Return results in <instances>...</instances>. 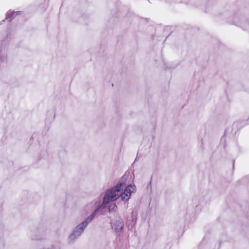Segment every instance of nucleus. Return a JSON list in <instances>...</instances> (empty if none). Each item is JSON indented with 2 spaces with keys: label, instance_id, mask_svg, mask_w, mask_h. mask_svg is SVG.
Returning <instances> with one entry per match:
<instances>
[{
  "label": "nucleus",
  "instance_id": "nucleus-1",
  "mask_svg": "<svg viewBox=\"0 0 249 249\" xmlns=\"http://www.w3.org/2000/svg\"><path fill=\"white\" fill-rule=\"evenodd\" d=\"M125 183L123 181H119L115 187L108 190L103 198V201L101 204L103 207L110 201H116L120 196L121 199L126 202L129 200L132 193L135 191V186L129 185L126 187L123 192Z\"/></svg>",
  "mask_w": 249,
  "mask_h": 249
},
{
  "label": "nucleus",
  "instance_id": "nucleus-2",
  "mask_svg": "<svg viewBox=\"0 0 249 249\" xmlns=\"http://www.w3.org/2000/svg\"><path fill=\"white\" fill-rule=\"evenodd\" d=\"M87 222L83 221L80 223L74 230L73 232L70 235L69 238L71 240H73L81 235L83 232L86 227L87 226Z\"/></svg>",
  "mask_w": 249,
  "mask_h": 249
},
{
  "label": "nucleus",
  "instance_id": "nucleus-3",
  "mask_svg": "<svg viewBox=\"0 0 249 249\" xmlns=\"http://www.w3.org/2000/svg\"><path fill=\"white\" fill-rule=\"evenodd\" d=\"M111 226L112 229L116 233H122L124 228V222L121 217L111 220Z\"/></svg>",
  "mask_w": 249,
  "mask_h": 249
},
{
  "label": "nucleus",
  "instance_id": "nucleus-4",
  "mask_svg": "<svg viewBox=\"0 0 249 249\" xmlns=\"http://www.w3.org/2000/svg\"><path fill=\"white\" fill-rule=\"evenodd\" d=\"M103 207H104L103 206H102V205H101L100 206H99L96 208V209L95 210V211L91 215H90L89 217H88L84 221L87 222V224H88L94 218L96 213Z\"/></svg>",
  "mask_w": 249,
  "mask_h": 249
},
{
  "label": "nucleus",
  "instance_id": "nucleus-5",
  "mask_svg": "<svg viewBox=\"0 0 249 249\" xmlns=\"http://www.w3.org/2000/svg\"><path fill=\"white\" fill-rule=\"evenodd\" d=\"M18 12H9L6 16V19H8L10 17H14L18 14Z\"/></svg>",
  "mask_w": 249,
  "mask_h": 249
},
{
  "label": "nucleus",
  "instance_id": "nucleus-6",
  "mask_svg": "<svg viewBox=\"0 0 249 249\" xmlns=\"http://www.w3.org/2000/svg\"><path fill=\"white\" fill-rule=\"evenodd\" d=\"M108 209L110 212L115 211L117 209V206L114 203H112L109 206Z\"/></svg>",
  "mask_w": 249,
  "mask_h": 249
},
{
  "label": "nucleus",
  "instance_id": "nucleus-7",
  "mask_svg": "<svg viewBox=\"0 0 249 249\" xmlns=\"http://www.w3.org/2000/svg\"><path fill=\"white\" fill-rule=\"evenodd\" d=\"M132 218L133 225H134L136 223V222H137V214H135L134 213H132Z\"/></svg>",
  "mask_w": 249,
  "mask_h": 249
},
{
  "label": "nucleus",
  "instance_id": "nucleus-8",
  "mask_svg": "<svg viewBox=\"0 0 249 249\" xmlns=\"http://www.w3.org/2000/svg\"><path fill=\"white\" fill-rule=\"evenodd\" d=\"M42 249H46V248H43Z\"/></svg>",
  "mask_w": 249,
  "mask_h": 249
}]
</instances>
